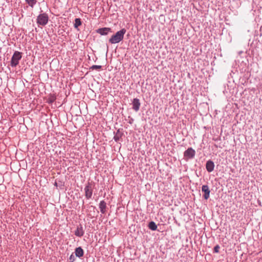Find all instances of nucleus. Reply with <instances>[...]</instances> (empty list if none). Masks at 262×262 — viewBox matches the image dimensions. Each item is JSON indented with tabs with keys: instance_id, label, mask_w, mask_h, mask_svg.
Wrapping results in <instances>:
<instances>
[{
	"instance_id": "obj_19",
	"label": "nucleus",
	"mask_w": 262,
	"mask_h": 262,
	"mask_svg": "<svg viewBox=\"0 0 262 262\" xmlns=\"http://www.w3.org/2000/svg\"><path fill=\"white\" fill-rule=\"evenodd\" d=\"M72 255L70 256V259H73V257H72Z\"/></svg>"
},
{
	"instance_id": "obj_3",
	"label": "nucleus",
	"mask_w": 262,
	"mask_h": 262,
	"mask_svg": "<svg viewBox=\"0 0 262 262\" xmlns=\"http://www.w3.org/2000/svg\"><path fill=\"white\" fill-rule=\"evenodd\" d=\"M48 22V16L45 13L39 14L37 18V23L39 25L45 26Z\"/></svg>"
},
{
	"instance_id": "obj_4",
	"label": "nucleus",
	"mask_w": 262,
	"mask_h": 262,
	"mask_svg": "<svg viewBox=\"0 0 262 262\" xmlns=\"http://www.w3.org/2000/svg\"><path fill=\"white\" fill-rule=\"evenodd\" d=\"M195 150L193 149L192 148H188L185 152H184V157H186L188 159L192 158L195 155Z\"/></svg>"
},
{
	"instance_id": "obj_18",
	"label": "nucleus",
	"mask_w": 262,
	"mask_h": 262,
	"mask_svg": "<svg viewBox=\"0 0 262 262\" xmlns=\"http://www.w3.org/2000/svg\"><path fill=\"white\" fill-rule=\"evenodd\" d=\"M114 139L116 141H117L119 140V137L117 136H115L114 137Z\"/></svg>"
},
{
	"instance_id": "obj_2",
	"label": "nucleus",
	"mask_w": 262,
	"mask_h": 262,
	"mask_svg": "<svg viewBox=\"0 0 262 262\" xmlns=\"http://www.w3.org/2000/svg\"><path fill=\"white\" fill-rule=\"evenodd\" d=\"M21 58V53L18 51H15L13 54L11 61V65L12 67L16 66L18 63L19 60Z\"/></svg>"
},
{
	"instance_id": "obj_12",
	"label": "nucleus",
	"mask_w": 262,
	"mask_h": 262,
	"mask_svg": "<svg viewBox=\"0 0 262 262\" xmlns=\"http://www.w3.org/2000/svg\"><path fill=\"white\" fill-rule=\"evenodd\" d=\"M148 227L151 230L155 231L157 228V226L156 225L155 222H150L148 224Z\"/></svg>"
},
{
	"instance_id": "obj_8",
	"label": "nucleus",
	"mask_w": 262,
	"mask_h": 262,
	"mask_svg": "<svg viewBox=\"0 0 262 262\" xmlns=\"http://www.w3.org/2000/svg\"><path fill=\"white\" fill-rule=\"evenodd\" d=\"M206 169L208 171L211 172L214 169V165L212 161H208L206 163Z\"/></svg>"
},
{
	"instance_id": "obj_7",
	"label": "nucleus",
	"mask_w": 262,
	"mask_h": 262,
	"mask_svg": "<svg viewBox=\"0 0 262 262\" xmlns=\"http://www.w3.org/2000/svg\"><path fill=\"white\" fill-rule=\"evenodd\" d=\"M140 106V102L138 99L135 98L133 100V108L134 110L136 112H137L139 111V108Z\"/></svg>"
},
{
	"instance_id": "obj_11",
	"label": "nucleus",
	"mask_w": 262,
	"mask_h": 262,
	"mask_svg": "<svg viewBox=\"0 0 262 262\" xmlns=\"http://www.w3.org/2000/svg\"><path fill=\"white\" fill-rule=\"evenodd\" d=\"M75 255L76 256L80 257L83 255V250L81 247H78L75 249Z\"/></svg>"
},
{
	"instance_id": "obj_9",
	"label": "nucleus",
	"mask_w": 262,
	"mask_h": 262,
	"mask_svg": "<svg viewBox=\"0 0 262 262\" xmlns=\"http://www.w3.org/2000/svg\"><path fill=\"white\" fill-rule=\"evenodd\" d=\"M111 31V28H103L98 30V32L101 35H105L107 34L108 32Z\"/></svg>"
},
{
	"instance_id": "obj_6",
	"label": "nucleus",
	"mask_w": 262,
	"mask_h": 262,
	"mask_svg": "<svg viewBox=\"0 0 262 262\" xmlns=\"http://www.w3.org/2000/svg\"><path fill=\"white\" fill-rule=\"evenodd\" d=\"M202 190L204 194L203 197L205 200H207L209 198L210 195V190L207 185H203L202 187Z\"/></svg>"
},
{
	"instance_id": "obj_5",
	"label": "nucleus",
	"mask_w": 262,
	"mask_h": 262,
	"mask_svg": "<svg viewBox=\"0 0 262 262\" xmlns=\"http://www.w3.org/2000/svg\"><path fill=\"white\" fill-rule=\"evenodd\" d=\"M85 196L87 199H90L92 195L93 189L92 186L89 184L84 188Z\"/></svg>"
},
{
	"instance_id": "obj_14",
	"label": "nucleus",
	"mask_w": 262,
	"mask_h": 262,
	"mask_svg": "<svg viewBox=\"0 0 262 262\" xmlns=\"http://www.w3.org/2000/svg\"><path fill=\"white\" fill-rule=\"evenodd\" d=\"M81 25V19L79 18H77L75 19L74 27L77 28L79 26Z\"/></svg>"
},
{
	"instance_id": "obj_16",
	"label": "nucleus",
	"mask_w": 262,
	"mask_h": 262,
	"mask_svg": "<svg viewBox=\"0 0 262 262\" xmlns=\"http://www.w3.org/2000/svg\"><path fill=\"white\" fill-rule=\"evenodd\" d=\"M101 68V66L93 65V66H92L90 68V69L98 70H100Z\"/></svg>"
},
{
	"instance_id": "obj_10",
	"label": "nucleus",
	"mask_w": 262,
	"mask_h": 262,
	"mask_svg": "<svg viewBox=\"0 0 262 262\" xmlns=\"http://www.w3.org/2000/svg\"><path fill=\"white\" fill-rule=\"evenodd\" d=\"M106 208V203L103 201H101L99 204V208H100L101 212L102 213H105Z\"/></svg>"
},
{
	"instance_id": "obj_20",
	"label": "nucleus",
	"mask_w": 262,
	"mask_h": 262,
	"mask_svg": "<svg viewBox=\"0 0 262 262\" xmlns=\"http://www.w3.org/2000/svg\"><path fill=\"white\" fill-rule=\"evenodd\" d=\"M72 255L70 256V259H73V257H72Z\"/></svg>"
},
{
	"instance_id": "obj_17",
	"label": "nucleus",
	"mask_w": 262,
	"mask_h": 262,
	"mask_svg": "<svg viewBox=\"0 0 262 262\" xmlns=\"http://www.w3.org/2000/svg\"><path fill=\"white\" fill-rule=\"evenodd\" d=\"M220 249V247L217 245L214 248V251L216 253L219 252V250Z\"/></svg>"
},
{
	"instance_id": "obj_13",
	"label": "nucleus",
	"mask_w": 262,
	"mask_h": 262,
	"mask_svg": "<svg viewBox=\"0 0 262 262\" xmlns=\"http://www.w3.org/2000/svg\"><path fill=\"white\" fill-rule=\"evenodd\" d=\"M75 234L77 236H82L83 235V231L82 228H77L75 232Z\"/></svg>"
},
{
	"instance_id": "obj_1",
	"label": "nucleus",
	"mask_w": 262,
	"mask_h": 262,
	"mask_svg": "<svg viewBox=\"0 0 262 262\" xmlns=\"http://www.w3.org/2000/svg\"><path fill=\"white\" fill-rule=\"evenodd\" d=\"M126 30L123 28L121 30L117 32L109 39V42L112 44L117 43L121 41L124 37V35L126 33Z\"/></svg>"
},
{
	"instance_id": "obj_15",
	"label": "nucleus",
	"mask_w": 262,
	"mask_h": 262,
	"mask_svg": "<svg viewBox=\"0 0 262 262\" xmlns=\"http://www.w3.org/2000/svg\"><path fill=\"white\" fill-rule=\"evenodd\" d=\"M27 3L29 4L30 6L31 7H33L34 5L36 4V0H26Z\"/></svg>"
}]
</instances>
